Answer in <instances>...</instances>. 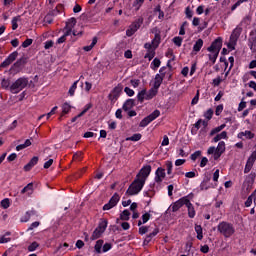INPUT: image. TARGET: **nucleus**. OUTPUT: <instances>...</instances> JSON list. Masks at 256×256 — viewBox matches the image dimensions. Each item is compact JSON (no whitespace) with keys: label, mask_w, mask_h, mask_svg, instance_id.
<instances>
[{"label":"nucleus","mask_w":256,"mask_h":256,"mask_svg":"<svg viewBox=\"0 0 256 256\" xmlns=\"http://www.w3.org/2000/svg\"><path fill=\"white\" fill-rule=\"evenodd\" d=\"M217 231L220 235H223L226 239L235 235V226L227 221H222L217 226Z\"/></svg>","instance_id":"obj_2"},{"label":"nucleus","mask_w":256,"mask_h":256,"mask_svg":"<svg viewBox=\"0 0 256 256\" xmlns=\"http://www.w3.org/2000/svg\"><path fill=\"white\" fill-rule=\"evenodd\" d=\"M204 117L206 119H208V121H211V119H213V109H208L205 113H204Z\"/></svg>","instance_id":"obj_56"},{"label":"nucleus","mask_w":256,"mask_h":256,"mask_svg":"<svg viewBox=\"0 0 256 256\" xmlns=\"http://www.w3.org/2000/svg\"><path fill=\"white\" fill-rule=\"evenodd\" d=\"M201 123H203V119H199L195 124L194 127L191 129L192 135H197V131L201 129Z\"/></svg>","instance_id":"obj_28"},{"label":"nucleus","mask_w":256,"mask_h":256,"mask_svg":"<svg viewBox=\"0 0 256 256\" xmlns=\"http://www.w3.org/2000/svg\"><path fill=\"white\" fill-rule=\"evenodd\" d=\"M201 153H202L201 150L195 151L193 154H191L190 159L192 161H197V158L201 157Z\"/></svg>","instance_id":"obj_59"},{"label":"nucleus","mask_w":256,"mask_h":256,"mask_svg":"<svg viewBox=\"0 0 256 256\" xmlns=\"http://www.w3.org/2000/svg\"><path fill=\"white\" fill-rule=\"evenodd\" d=\"M27 85H29V78L20 77L11 84L10 92H12L14 95H17V93H21V91H23Z\"/></svg>","instance_id":"obj_3"},{"label":"nucleus","mask_w":256,"mask_h":256,"mask_svg":"<svg viewBox=\"0 0 256 256\" xmlns=\"http://www.w3.org/2000/svg\"><path fill=\"white\" fill-rule=\"evenodd\" d=\"M164 79L165 78H163V76H161L160 74H156L154 78L153 88L159 91V87H161V85L163 84Z\"/></svg>","instance_id":"obj_18"},{"label":"nucleus","mask_w":256,"mask_h":256,"mask_svg":"<svg viewBox=\"0 0 256 256\" xmlns=\"http://www.w3.org/2000/svg\"><path fill=\"white\" fill-rule=\"evenodd\" d=\"M27 249L29 253H33V251H37V249H39V243L37 241H34L28 246Z\"/></svg>","instance_id":"obj_39"},{"label":"nucleus","mask_w":256,"mask_h":256,"mask_svg":"<svg viewBox=\"0 0 256 256\" xmlns=\"http://www.w3.org/2000/svg\"><path fill=\"white\" fill-rule=\"evenodd\" d=\"M143 187H145V182H143V180H140L139 178H135L128 187L126 195H139V193L143 191Z\"/></svg>","instance_id":"obj_4"},{"label":"nucleus","mask_w":256,"mask_h":256,"mask_svg":"<svg viewBox=\"0 0 256 256\" xmlns=\"http://www.w3.org/2000/svg\"><path fill=\"white\" fill-rule=\"evenodd\" d=\"M31 45H33V39L31 38H27L23 43H22V47L24 49H27V47H31Z\"/></svg>","instance_id":"obj_55"},{"label":"nucleus","mask_w":256,"mask_h":256,"mask_svg":"<svg viewBox=\"0 0 256 256\" xmlns=\"http://www.w3.org/2000/svg\"><path fill=\"white\" fill-rule=\"evenodd\" d=\"M75 25H77V19L75 17L70 18L66 22V28L73 29V27H75Z\"/></svg>","instance_id":"obj_38"},{"label":"nucleus","mask_w":256,"mask_h":256,"mask_svg":"<svg viewBox=\"0 0 256 256\" xmlns=\"http://www.w3.org/2000/svg\"><path fill=\"white\" fill-rule=\"evenodd\" d=\"M248 163H252L255 165V161H256V150L253 151L251 153V155L249 156V158L247 159Z\"/></svg>","instance_id":"obj_61"},{"label":"nucleus","mask_w":256,"mask_h":256,"mask_svg":"<svg viewBox=\"0 0 256 256\" xmlns=\"http://www.w3.org/2000/svg\"><path fill=\"white\" fill-rule=\"evenodd\" d=\"M69 111H71V105H69V103L65 102L62 105V114L67 115V113H69Z\"/></svg>","instance_id":"obj_48"},{"label":"nucleus","mask_w":256,"mask_h":256,"mask_svg":"<svg viewBox=\"0 0 256 256\" xmlns=\"http://www.w3.org/2000/svg\"><path fill=\"white\" fill-rule=\"evenodd\" d=\"M144 197H155V183L148 186V190L144 191Z\"/></svg>","instance_id":"obj_19"},{"label":"nucleus","mask_w":256,"mask_h":256,"mask_svg":"<svg viewBox=\"0 0 256 256\" xmlns=\"http://www.w3.org/2000/svg\"><path fill=\"white\" fill-rule=\"evenodd\" d=\"M253 165H254L253 163L247 161L244 168V173L245 174L250 173V171L253 169Z\"/></svg>","instance_id":"obj_57"},{"label":"nucleus","mask_w":256,"mask_h":256,"mask_svg":"<svg viewBox=\"0 0 256 256\" xmlns=\"http://www.w3.org/2000/svg\"><path fill=\"white\" fill-rule=\"evenodd\" d=\"M161 115V111L159 110H154L150 115H148V118H150V120L153 122L155 121V119H157V117H159Z\"/></svg>","instance_id":"obj_42"},{"label":"nucleus","mask_w":256,"mask_h":256,"mask_svg":"<svg viewBox=\"0 0 256 256\" xmlns=\"http://www.w3.org/2000/svg\"><path fill=\"white\" fill-rule=\"evenodd\" d=\"M255 177L256 173L251 172L249 175L246 176L245 181H244V187L247 186L246 189H251L253 187V183H255Z\"/></svg>","instance_id":"obj_11"},{"label":"nucleus","mask_w":256,"mask_h":256,"mask_svg":"<svg viewBox=\"0 0 256 256\" xmlns=\"http://www.w3.org/2000/svg\"><path fill=\"white\" fill-rule=\"evenodd\" d=\"M215 189V187H217V183H215L214 185L213 184H210V183H207V182H201L200 184V190L201 191H207L208 189Z\"/></svg>","instance_id":"obj_23"},{"label":"nucleus","mask_w":256,"mask_h":256,"mask_svg":"<svg viewBox=\"0 0 256 256\" xmlns=\"http://www.w3.org/2000/svg\"><path fill=\"white\" fill-rule=\"evenodd\" d=\"M101 235H103V232H101L100 229L96 228L92 233L91 240L95 241V239H99Z\"/></svg>","instance_id":"obj_37"},{"label":"nucleus","mask_w":256,"mask_h":256,"mask_svg":"<svg viewBox=\"0 0 256 256\" xmlns=\"http://www.w3.org/2000/svg\"><path fill=\"white\" fill-rule=\"evenodd\" d=\"M136 97H137L138 103H143L146 97V89H143L140 92H138Z\"/></svg>","instance_id":"obj_32"},{"label":"nucleus","mask_w":256,"mask_h":256,"mask_svg":"<svg viewBox=\"0 0 256 256\" xmlns=\"http://www.w3.org/2000/svg\"><path fill=\"white\" fill-rule=\"evenodd\" d=\"M0 205L2 209H9V207L11 206V201L9 200V198H5L0 202Z\"/></svg>","instance_id":"obj_41"},{"label":"nucleus","mask_w":256,"mask_h":256,"mask_svg":"<svg viewBox=\"0 0 256 256\" xmlns=\"http://www.w3.org/2000/svg\"><path fill=\"white\" fill-rule=\"evenodd\" d=\"M165 177H167V174L165 173V168L158 167L155 171V177H154L155 183L160 185V183H163V179H165Z\"/></svg>","instance_id":"obj_9"},{"label":"nucleus","mask_w":256,"mask_h":256,"mask_svg":"<svg viewBox=\"0 0 256 256\" xmlns=\"http://www.w3.org/2000/svg\"><path fill=\"white\" fill-rule=\"evenodd\" d=\"M143 21V17H139L130 25V27L136 31H139V29H141V26L143 25Z\"/></svg>","instance_id":"obj_21"},{"label":"nucleus","mask_w":256,"mask_h":256,"mask_svg":"<svg viewBox=\"0 0 256 256\" xmlns=\"http://www.w3.org/2000/svg\"><path fill=\"white\" fill-rule=\"evenodd\" d=\"M222 47H223V38L218 37L207 48V51H209V53H213L208 55L209 61H211L213 65H215V63L217 62V57H219V53L221 52Z\"/></svg>","instance_id":"obj_1"},{"label":"nucleus","mask_w":256,"mask_h":256,"mask_svg":"<svg viewBox=\"0 0 256 256\" xmlns=\"http://www.w3.org/2000/svg\"><path fill=\"white\" fill-rule=\"evenodd\" d=\"M186 207L188 209V217L190 219H195V206H193V203H191V200L188 199V201L186 202Z\"/></svg>","instance_id":"obj_16"},{"label":"nucleus","mask_w":256,"mask_h":256,"mask_svg":"<svg viewBox=\"0 0 256 256\" xmlns=\"http://www.w3.org/2000/svg\"><path fill=\"white\" fill-rule=\"evenodd\" d=\"M39 163V157L34 156L32 159L24 166V171H31L35 165Z\"/></svg>","instance_id":"obj_15"},{"label":"nucleus","mask_w":256,"mask_h":256,"mask_svg":"<svg viewBox=\"0 0 256 256\" xmlns=\"http://www.w3.org/2000/svg\"><path fill=\"white\" fill-rule=\"evenodd\" d=\"M135 105H137V104L135 103V99L129 98V99H127V100L123 103L122 109H123V111H125V112L131 111V109H133V107H135Z\"/></svg>","instance_id":"obj_14"},{"label":"nucleus","mask_w":256,"mask_h":256,"mask_svg":"<svg viewBox=\"0 0 256 256\" xmlns=\"http://www.w3.org/2000/svg\"><path fill=\"white\" fill-rule=\"evenodd\" d=\"M18 21H21V16H15L12 18V31H17L19 24H17Z\"/></svg>","instance_id":"obj_31"},{"label":"nucleus","mask_w":256,"mask_h":256,"mask_svg":"<svg viewBox=\"0 0 256 256\" xmlns=\"http://www.w3.org/2000/svg\"><path fill=\"white\" fill-rule=\"evenodd\" d=\"M256 190L245 201V207H251L253 205V197H255Z\"/></svg>","instance_id":"obj_46"},{"label":"nucleus","mask_w":256,"mask_h":256,"mask_svg":"<svg viewBox=\"0 0 256 256\" xmlns=\"http://www.w3.org/2000/svg\"><path fill=\"white\" fill-rule=\"evenodd\" d=\"M107 225H109V221H107V219H102L99 222L97 229H99L102 233H105L107 230Z\"/></svg>","instance_id":"obj_22"},{"label":"nucleus","mask_w":256,"mask_h":256,"mask_svg":"<svg viewBox=\"0 0 256 256\" xmlns=\"http://www.w3.org/2000/svg\"><path fill=\"white\" fill-rule=\"evenodd\" d=\"M196 233H197V239L198 241H202L203 240V227H201V225H195L194 227Z\"/></svg>","instance_id":"obj_25"},{"label":"nucleus","mask_w":256,"mask_h":256,"mask_svg":"<svg viewBox=\"0 0 256 256\" xmlns=\"http://www.w3.org/2000/svg\"><path fill=\"white\" fill-rule=\"evenodd\" d=\"M124 93H126L128 97H133V95H135V91L129 87L124 88Z\"/></svg>","instance_id":"obj_63"},{"label":"nucleus","mask_w":256,"mask_h":256,"mask_svg":"<svg viewBox=\"0 0 256 256\" xmlns=\"http://www.w3.org/2000/svg\"><path fill=\"white\" fill-rule=\"evenodd\" d=\"M95 45H97V37H94L92 39V42H91L90 45L84 46L83 50L86 51V52H89V51H91L93 49V47H95Z\"/></svg>","instance_id":"obj_34"},{"label":"nucleus","mask_w":256,"mask_h":256,"mask_svg":"<svg viewBox=\"0 0 256 256\" xmlns=\"http://www.w3.org/2000/svg\"><path fill=\"white\" fill-rule=\"evenodd\" d=\"M103 243H104L103 240H97L96 241V244L94 246V249H95L96 253H101V249H103Z\"/></svg>","instance_id":"obj_40"},{"label":"nucleus","mask_w":256,"mask_h":256,"mask_svg":"<svg viewBox=\"0 0 256 256\" xmlns=\"http://www.w3.org/2000/svg\"><path fill=\"white\" fill-rule=\"evenodd\" d=\"M142 137H143V135H141V133H136V134H133L130 137H127L126 141H141Z\"/></svg>","instance_id":"obj_36"},{"label":"nucleus","mask_w":256,"mask_h":256,"mask_svg":"<svg viewBox=\"0 0 256 256\" xmlns=\"http://www.w3.org/2000/svg\"><path fill=\"white\" fill-rule=\"evenodd\" d=\"M78 83H79V80L75 81L69 88L68 94L70 95V97H73L75 95V91H77Z\"/></svg>","instance_id":"obj_35"},{"label":"nucleus","mask_w":256,"mask_h":256,"mask_svg":"<svg viewBox=\"0 0 256 256\" xmlns=\"http://www.w3.org/2000/svg\"><path fill=\"white\" fill-rule=\"evenodd\" d=\"M237 137L238 139H243V137H245L246 139H253L255 137V134L249 130H246L244 132H239Z\"/></svg>","instance_id":"obj_20"},{"label":"nucleus","mask_w":256,"mask_h":256,"mask_svg":"<svg viewBox=\"0 0 256 256\" xmlns=\"http://www.w3.org/2000/svg\"><path fill=\"white\" fill-rule=\"evenodd\" d=\"M158 67H161V60L159 58H154L150 64V68L153 71H157Z\"/></svg>","instance_id":"obj_27"},{"label":"nucleus","mask_w":256,"mask_h":256,"mask_svg":"<svg viewBox=\"0 0 256 256\" xmlns=\"http://www.w3.org/2000/svg\"><path fill=\"white\" fill-rule=\"evenodd\" d=\"M158 93H159V90L155 89L154 87H152L149 91L146 90L145 100L151 101V99H153L154 97H157Z\"/></svg>","instance_id":"obj_17"},{"label":"nucleus","mask_w":256,"mask_h":256,"mask_svg":"<svg viewBox=\"0 0 256 256\" xmlns=\"http://www.w3.org/2000/svg\"><path fill=\"white\" fill-rule=\"evenodd\" d=\"M165 165H166L167 175H171L173 173V162L166 161Z\"/></svg>","instance_id":"obj_44"},{"label":"nucleus","mask_w":256,"mask_h":256,"mask_svg":"<svg viewBox=\"0 0 256 256\" xmlns=\"http://www.w3.org/2000/svg\"><path fill=\"white\" fill-rule=\"evenodd\" d=\"M173 43L174 45H176V47H181V45L183 44V38H181L180 36H176L173 38Z\"/></svg>","instance_id":"obj_53"},{"label":"nucleus","mask_w":256,"mask_h":256,"mask_svg":"<svg viewBox=\"0 0 256 256\" xmlns=\"http://www.w3.org/2000/svg\"><path fill=\"white\" fill-rule=\"evenodd\" d=\"M160 44H161V34L156 33L154 36V39L152 40V46L154 49H157V47H159Z\"/></svg>","instance_id":"obj_24"},{"label":"nucleus","mask_w":256,"mask_h":256,"mask_svg":"<svg viewBox=\"0 0 256 256\" xmlns=\"http://www.w3.org/2000/svg\"><path fill=\"white\" fill-rule=\"evenodd\" d=\"M249 0H238L234 5L231 7V11H235L237 7H240L242 3H247Z\"/></svg>","instance_id":"obj_60"},{"label":"nucleus","mask_w":256,"mask_h":256,"mask_svg":"<svg viewBox=\"0 0 256 256\" xmlns=\"http://www.w3.org/2000/svg\"><path fill=\"white\" fill-rule=\"evenodd\" d=\"M149 123H152V121L150 120L149 116H146L144 119L141 120L139 127H147Z\"/></svg>","instance_id":"obj_49"},{"label":"nucleus","mask_w":256,"mask_h":256,"mask_svg":"<svg viewBox=\"0 0 256 256\" xmlns=\"http://www.w3.org/2000/svg\"><path fill=\"white\" fill-rule=\"evenodd\" d=\"M24 193H33V183H29L21 190V194L24 195Z\"/></svg>","instance_id":"obj_33"},{"label":"nucleus","mask_w":256,"mask_h":256,"mask_svg":"<svg viewBox=\"0 0 256 256\" xmlns=\"http://www.w3.org/2000/svg\"><path fill=\"white\" fill-rule=\"evenodd\" d=\"M241 33H243V28L241 26H237L230 35V41H239V37H241Z\"/></svg>","instance_id":"obj_12"},{"label":"nucleus","mask_w":256,"mask_h":256,"mask_svg":"<svg viewBox=\"0 0 256 256\" xmlns=\"http://www.w3.org/2000/svg\"><path fill=\"white\" fill-rule=\"evenodd\" d=\"M1 87L2 89H9V91H11V79L3 78L1 80Z\"/></svg>","instance_id":"obj_26"},{"label":"nucleus","mask_w":256,"mask_h":256,"mask_svg":"<svg viewBox=\"0 0 256 256\" xmlns=\"http://www.w3.org/2000/svg\"><path fill=\"white\" fill-rule=\"evenodd\" d=\"M151 171V165H144L136 175V179H139L140 181L146 183L147 179L149 178V175H151Z\"/></svg>","instance_id":"obj_7"},{"label":"nucleus","mask_w":256,"mask_h":256,"mask_svg":"<svg viewBox=\"0 0 256 256\" xmlns=\"http://www.w3.org/2000/svg\"><path fill=\"white\" fill-rule=\"evenodd\" d=\"M159 235V228H155L152 233L146 235L144 241H143V247H147L149 245L150 241L153 240V237H157Z\"/></svg>","instance_id":"obj_13"},{"label":"nucleus","mask_w":256,"mask_h":256,"mask_svg":"<svg viewBox=\"0 0 256 256\" xmlns=\"http://www.w3.org/2000/svg\"><path fill=\"white\" fill-rule=\"evenodd\" d=\"M130 217H131V212H129L128 209L123 210V212L120 214L121 221H129Z\"/></svg>","instance_id":"obj_29"},{"label":"nucleus","mask_w":256,"mask_h":256,"mask_svg":"<svg viewBox=\"0 0 256 256\" xmlns=\"http://www.w3.org/2000/svg\"><path fill=\"white\" fill-rule=\"evenodd\" d=\"M27 65V58L25 56L19 58L10 68L9 72L12 75H17V73H21L23 69Z\"/></svg>","instance_id":"obj_6"},{"label":"nucleus","mask_w":256,"mask_h":256,"mask_svg":"<svg viewBox=\"0 0 256 256\" xmlns=\"http://www.w3.org/2000/svg\"><path fill=\"white\" fill-rule=\"evenodd\" d=\"M91 107H93V104H91V103L86 104L84 109L82 110V112H80L78 114V117H83V115H85V113H87V111H89V109H91Z\"/></svg>","instance_id":"obj_54"},{"label":"nucleus","mask_w":256,"mask_h":256,"mask_svg":"<svg viewBox=\"0 0 256 256\" xmlns=\"http://www.w3.org/2000/svg\"><path fill=\"white\" fill-rule=\"evenodd\" d=\"M149 219H151V215L149 214V212H146L142 215L143 224L147 223Z\"/></svg>","instance_id":"obj_64"},{"label":"nucleus","mask_w":256,"mask_h":256,"mask_svg":"<svg viewBox=\"0 0 256 256\" xmlns=\"http://www.w3.org/2000/svg\"><path fill=\"white\" fill-rule=\"evenodd\" d=\"M19 57V52L14 51L0 64V69H7L13 61H15Z\"/></svg>","instance_id":"obj_8"},{"label":"nucleus","mask_w":256,"mask_h":256,"mask_svg":"<svg viewBox=\"0 0 256 256\" xmlns=\"http://www.w3.org/2000/svg\"><path fill=\"white\" fill-rule=\"evenodd\" d=\"M113 207H117V205L113 204V202H111L109 200L108 203H106L104 206H103V211H111V209H113Z\"/></svg>","instance_id":"obj_50"},{"label":"nucleus","mask_w":256,"mask_h":256,"mask_svg":"<svg viewBox=\"0 0 256 256\" xmlns=\"http://www.w3.org/2000/svg\"><path fill=\"white\" fill-rule=\"evenodd\" d=\"M123 94V84L119 83L114 87L108 94V99L110 100L111 105H115L119 101V97Z\"/></svg>","instance_id":"obj_5"},{"label":"nucleus","mask_w":256,"mask_h":256,"mask_svg":"<svg viewBox=\"0 0 256 256\" xmlns=\"http://www.w3.org/2000/svg\"><path fill=\"white\" fill-rule=\"evenodd\" d=\"M113 207H117V205L113 204V202H111L109 200L108 203H106L104 206H103V211H111V209H113Z\"/></svg>","instance_id":"obj_51"},{"label":"nucleus","mask_w":256,"mask_h":256,"mask_svg":"<svg viewBox=\"0 0 256 256\" xmlns=\"http://www.w3.org/2000/svg\"><path fill=\"white\" fill-rule=\"evenodd\" d=\"M155 58V50H148L144 56V59H148L149 61Z\"/></svg>","instance_id":"obj_45"},{"label":"nucleus","mask_w":256,"mask_h":256,"mask_svg":"<svg viewBox=\"0 0 256 256\" xmlns=\"http://www.w3.org/2000/svg\"><path fill=\"white\" fill-rule=\"evenodd\" d=\"M113 207H117V205L113 204V202H111L109 200L108 203H106L104 206H103V211H111V209H113Z\"/></svg>","instance_id":"obj_52"},{"label":"nucleus","mask_w":256,"mask_h":256,"mask_svg":"<svg viewBox=\"0 0 256 256\" xmlns=\"http://www.w3.org/2000/svg\"><path fill=\"white\" fill-rule=\"evenodd\" d=\"M202 47H203V39L200 38L195 42L193 46V51H195L196 53H199Z\"/></svg>","instance_id":"obj_30"},{"label":"nucleus","mask_w":256,"mask_h":256,"mask_svg":"<svg viewBox=\"0 0 256 256\" xmlns=\"http://www.w3.org/2000/svg\"><path fill=\"white\" fill-rule=\"evenodd\" d=\"M121 201V196L118 193H114V195L110 198V202L117 205Z\"/></svg>","instance_id":"obj_47"},{"label":"nucleus","mask_w":256,"mask_h":256,"mask_svg":"<svg viewBox=\"0 0 256 256\" xmlns=\"http://www.w3.org/2000/svg\"><path fill=\"white\" fill-rule=\"evenodd\" d=\"M188 200H189V198H187V196H185V197H182L179 200H177L174 204H172L173 213H177V211H179L181 209V207H183V205H187Z\"/></svg>","instance_id":"obj_10"},{"label":"nucleus","mask_w":256,"mask_h":256,"mask_svg":"<svg viewBox=\"0 0 256 256\" xmlns=\"http://www.w3.org/2000/svg\"><path fill=\"white\" fill-rule=\"evenodd\" d=\"M216 151L224 154L225 153V141H220L216 147Z\"/></svg>","instance_id":"obj_43"},{"label":"nucleus","mask_w":256,"mask_h":256,"mask_svg":"<svg viewBox=\"0 0 256 256\" xmlns=\"http://www.w3.org/2000/svg\"><path fill=\"white\" fill-rule=\"evenodd\" d=\"M249 21H251V17L245 16L238 25V27H243V25H249Z\"/></svg>","instance_id":"obj_58"},{"label":"nucleus","mask_w":256,"mask_h":256,"mask_svg":"<svg viewBox=\"0 0 256 256\" xmlns=\"http://www.w3.org/2000/svg\"><path fill=\"white\" fill-rule=\"evenodd\" d=\"M149 232V226H141L138 230L139 235H145Z\"/></svg>","instance_id":"obj_62"}]
</instances>
